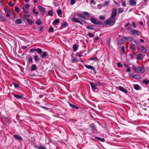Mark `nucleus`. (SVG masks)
Here are the masks:
<instances>
[{
    "label": "nucleus",
    "mask_w": 149,
    "mask_h": 149,
    "mask_svg": "<svg viewBox=\"0 0 149 149\" xmlns=\"http://www.w3.org/2000/svg\"><path fill=\"white\" fill-rule=\"evenodd\" d=\"M75 3V0H71L70 4L72 5H73Z\"/></svg>",
    "instance_id": "nucleus-56"
},
{
    "label": "nucleus",
    "mask_w": 149,
    "mask_h": 149,
    "mask_svg": "<svg viewBox=\"0 0 149 149\" xmlns=\"http://www.w3.org/2000/svg\"><path fill=\"white\" fill-rule=\"evenodd\" d=\"M139 86L137 84H136L134 85V89L136 90H138L139 89Z\"/></svg>",
    "instance_id": "nucleus-39"
},
{
    "label": "nucleus",
    "mask_w": 149,
    "mask_h": 149,
    "mask_svg": "<svg viewBox=\"0 0 149 149\" xmlns=\"http://www.w3.org/2000/svg\"><path fill=\"white\" fill-rule=\"evenodd\" d=\"M78 45L76 44H74L72 47V48L74 52H76L78 49Z\"/></svg>",
    "instance_id": "nucleus-22"
},
{
    "label": "nucleus",
    "mask_w": 149,
    "mask_h": 149,
    "mask_svg": "<svg viewBox=\"0 0 149 149\" xmlns=\"http://www.w3.org/2000/svg\"><path fill=\"white\" fill-rule=\"evenodd\" d=\"M48 31L49 32H51L52 33H53L54 31V28L52 27H51L49 28Z\"/></svg>",
    "instance_id": "nucleus-42"
},
{
    "label": "nucleus",
    "mask_w": 149,
    "mask_h": 149,
    "mask_svg": "<svg viewBox=\"0 0 149 149\" xmlns=\"http://www.w3.org/2000/svg\"><path fill=\"white\" fill-rule=\"evenodd\" d=\"M78 16L82 19H83L82 20V21L84 22L85 21V20L84 19L87 20H89V19H88V18L87 17H85L82 14H78Z\"/></svg>",
    "instance_id": "nucleus-9"
},
{
    "label": "nucleus",
    "mask_w": 149,
    "mask_h": 149,
    "mask_svg": "<svg viewBox=\"0 0 149 149\" xmlns=\"http://www.w3.org/2000/svg\"><path fill=\"white\" fill-rule=\"evenodd\" d=\"M36 148H38L39 149H47V148L45 147H43L42 146H40L39 148L38 147H35Z\"/></svg>",
    "instance_id": "nucleus-40"
},
{
    "label": "nucleus",
    "mask_w": 149,
    "mask_h": 149,
    "mask_svg": "<svg viewBox=\"0 0 149 149\" xmlns=\"http://www.w3.org/2000/svg\"><path fill=\"white\" fill-rule=\"evenodd\" d=\"M48 14L50 16H52L53 15V12L52 10H49L48 13Z\"/></svg>",
    "instance_id": "nucleus-44"
},
{
    "label": "nucleus",
    "mask_w": 149,
    "mask_h": 149,
    "mask_svg": "<svg viewBox=\"0 0 149 149\" xmlns=\"http://www.w3.org/2000/svg\"><path fill=\"white\" fill-rule=\"evenodd\" d=\"M100 39V37L98 36H97L94 39V41H97L99 39Z\"/></svg>",
    "instance_id": "nucleus-61"
},
{
    "label": "nucleus",
    "mask_w": 149,
    "mask_h": 149,
    "mask_svg": "<svg viewBox=\"0 0 149 149\" xmlns=\"http://www.w3.org/2000/svg\"><path fill=\"white\" fill-rule=\"evenodd\" d=\"M38 9L40 10L42 16H43L45 12V10L44 8L39 6L38 7Z\"/></svg>",
    "instance_id": "nucleus-7"
},
{
    "label": "nucleus",
    "mask_w": 149,
    "mask_h": 149,
    "mask_svg": "<svg viewBox=\"0 0 149 149\" xmlns=\"http://www.w3.org/2000/svg\"><path fill=\"white\" fill-rule=\"evenodd\" d=\"M86 27L88 29L91 30H94V28L91 25H87Z\"/></svg>",
    "instance_id": "nucleus-33"
},
{
    "label": "nucleus",
    "mask_w": 149,
    "mask_h": 149,
    "mask_svg": "<svg viewBox=\"0 0 149 149\" xmlns=\"http://www.w3.org/2000/svg\"><path fill=\"white\" fill-rule=\"evenodd\" d=\"M141 78V76L139 74H137L134 75V79H140Z\"/></svg>",
    "instance_id": "nucleus-32"
},
{
    "label": "nucleus",
    "mask_w": 149,
    "mask_h": 149,
    "mask_svg": "<svg viewBox=\"0 0 149 149\" xmlns=\"http://www.w3.org/2000/svg\"><path fill=\"white\" fill-rule=\"evenodd\" d=\"M36 52L38 54H41L42 53V50L41 49L39 48L36 49Z\"/></svg>",
    "instance_id": "nucleus-29"
},
{
    "label": "nucleus",
    "mask_w": 149,
    "mask_h": 149,
    "mask_svg": "<svg viewBox=\"0 0 149 149\" xmlns=\"http://www.w3.org/2000/svg\"><path fill=\"white\" fill-rule=\"evenodd\" d=\"M132 68L135 72L139 74L143 73L145 71V68L143 67H133Z\"/></svg>",
    "instance_id": "nucleus-1"
},
{
    "label": "nucleus",
    "mask_w": 149,
    "mask_h": 149,
    "mask_svg": "<svg viewBox=\"0 0 149 149\" xmlns=\"http://www.w3.org/2000/svg\"><path fill=\"white\" fill-rule=\"evenodd\" d=\"M26 9H28L30 7V5L28 4H26L24 6Z\"/></svg>",
    "instance_id": "nucleus-52"
},
{
    "label": "nucleus",
    "mask_w": 149,
    "mask_h": 149,
    "mask_svg": "<svg viewBox=\"0 0 149 149\" xmlns=\"http://www.w3.org/2000/svg\"><path fill=\"white\" fill-rule=\"evenodd\" d=\"M36 23L38 25H39L41 24V22L40 21V19H38L36 21Z\"/></svg>",
    "instance_id": "nucleus-38"
},
{
    "label": "nucleus",
    "mask_w": 149,
    "mask_h": 149,
    "mask_svg": "<svg viewBox=\"0 0 149 149\" xmlns=\"http://www.w3.org/2000/svg\"><path fill=\"white\" fill-rule=\"evenodd\" d=\"M22 22V20L20 18H18L15 21V23L17 24H20Z\"/></svg>",
    "instance_id": "nucleus-26"
},
{
    "label": "nucleus",
    "mask_w": 149,
    "mask_h": 149,
    "mask_svg": "<svg viewBox=\"0 0 149 149\" xmlns=\"http://www.w3.org/2000/svg\"><path fill=\"white\" fill-rule=\"evenodd\" d=\"M90 60L92 61H96L98 60V58L96 56L94 55L90 58Z\"/></svg>",
    "instance_id": "nucleus-23"
},
{
    "label": "nucleus",
    "mask_w": 149,
    "mask_h": 149,
    "mask_svg": "<svg viewBox=\"0 0 149 149\" xmlns=\"http://www.w3.org/2000/svg\"><path fill=\"white\" fill-rule=\"evenodd\" d=\"M119 89L124 93H126L127 92V90L123 87L119 86Z\"/></svg>",
    "instance_id": "nucleus-21"
},
{
    "label": "nucleus",
    "mask_w": 149,
    "mask_h": 149,
    "mask_svg": "<svg viewBox=\"0 0 149 149\" xmlns=\"http://www.w3.org/2000/svg\"><path fill=\"white\" fill-rule=\"evenodd\" d=\"M57 14L58 16H60L62 13V10L61 9H59L57 11Z\"/></svg>",
    "instance_id": "nucleus-37"
},
{
    "label": "nucleus",
    "mask_w": 149,
    "mask_h": 149,
    "mask_svg": "<svg viewBox=\"0 0 149 149\" xmlns=\"http://www.w3.org/2000/svg\"><path fill=\"white\" fill-rule=\"evenodd\" d=\"M117 66L119 67H123V65L119 62L118 63Z\"/></svg>",
    "instance_id": "nucleus-60"
},
{
    "label": "nucleus",
    "mask_w": 149,
    "mask_h": 149,
    "mask_svg": "<svg viewBox=\"0 0 149 149\" xmlns=\"http://www.w3.org/2000/svg\"><path fill=\"white\" fill-rule=\"evenodd\" d=\"M14 97H15L17 99H21L22 98V97L21 96L17 94L14 95Z\"/></svg>",
    "instance_id": "nucleus-28"
},
{
    "label": "nucleus",
    "mask_w": 149,
    "mask_h": 149,
    "mask_svg": "<svg viewBox=\"0 0 149 149\" xmlns=\"http://www.w3.org/2000/svg\"><path fill=\"white\" fill-rule=\"evenodd\" d=\"M34 59L36 63L40 61V59L39 58L38 56V55H35L33 56Z\"/></svg>",
    "instance_id": "nucleus-18"
},
{
    "label": "nucleus",
    "mask_w": 149,
    "mask_h": 149,
    "mask_svg": "<svg viewBox=\"0 0 149 149\" xmlns=\"http://www.w3.org/2000/svg\"><path fill=\"white\" fill-rule=\"evenodd\" d=\"M140 49L141 51L144 54H146L147 52V50L145 47L143 46H142L140 47Z\"/></svg>",
    "instance_id": "nucleus-17"
},
{
    "label": "nucleus",
    "mask_w": 149,
    "mask_h": 149,
    "mask_svg": "<svg viewBox=\"0 0 149 149\" xmlns=\"http://www.w3.org/2000/svg\"><path fill=\"white\" fill-rule=\"evenodd\" d=\"M85 52V50H84L83 51H81L80 52H77V53L75 54V55L80 57L81 56H84L82 54L84 53Z\"/></svg>",
    "instance_id": "nucleus-16"
},
{
    "label": "nucleus",
    "mask_w": 149,
    "mask_h": 149,
    "mask_svg": "<svg viewBox=\"0 0 149 149\" xmlns=\"http://www.w3.org/2000/svg\"><path fill=\"white\" fill-rule=\"evenodd\" d=\"M123 11V9L122 8H120L118 10V14L121 13Z\"/></svg>",
    "instance_id": "nucleus-34"
},
{
    "label": "nucleus",
    "mask_w": 149,
    "mask_h": 149,
    "mask_svg": "<svg viewBox=\"0 0 149 149\" xmlns=\"http://www.w3.org/2000/svg\"><path fill=\"white\" fill-rule=\"evenodd\" d=\"M78 60H77L76 58L75 57H72V63L75 62H78Z\"/></svg>",
    "instance_id": "nucleus-41"
},
{
    "label": "nucleus",
    "mask_w": 149,
    "mask_h": 149,
    "mask_svg": "<svg viewBox=\"0 0 149 149\" xmlns=\"http://www.w3.org/2000/svg\"><path fill=\"white\" fill-rule=\"evenodd\" d=\"M127 39V38L126 37L123 36L118 41V43L120 45H122L124 43Z\"/></svg>",
    "instance_id": "nucleus-6"
},
{
    "label": "nucleus",
    "mask_w": 149,
    "mask_h": 149,
    "mask_svg": "<svg viewBox=\"0 0 149 149\" xmlns=\"http://www.w3.org/2000/svg\"><path fill=\"white\" fill-rule=\"evenodd\" d=\"M0 18L3 21H6L7 20L2 15H1L0 16Z\"/></svg>",
    "instance_id": "nucleus-43"
},
{
    "label": "nucleus",
    "mask_w": 149,
    "mask_h": 149,
    "mask_svg": "<svg viewBox=\"0 0 149 149\" xmlns=\"http://www.w3.org/2000/svg\"><path fill=\"white\" fill-rule=\"evenodd\" d=\"M99 18L101 20H104L105 19V17L104 16H101L99 17Z\"/></svg>",
    "instance_id": "nucleus-58"
},
{
    "label": "nucleus",
    "mask_w": 149,
    "mask_h": 149,
    "mask_svg": "<svg viewBox=\"0 0 149 149\" xmlns=\"http://www.w3.org/2000/svg\"><path fill=\"white\" fill-rule=\"evenodd\" d=\"M90 127L93 130H96V127L94 123L91 124H89Z\"/></svg>",
    "instance_id": "nucleus-24"
},
{
    "label": "nucleus",
    "mask_w": 149,
    "mask_h": 149,
    "mask_svg": "<svg viewBox=\"0 0 149 149\" xmlns=\"http://www.w3.org/2000/svg\"><path fill=\"white\" fill-rule=\"evenodd\" d=\"M23 11L25 13L28 14L29 13L28 11L25 8L24 10H23Z\"/></svg>",
    "instance_id": "nucleus-62"
},
{
    "label": "nucleus",
    "mask_w": 149,
    "mask_h": 149,
    "mask_svg": "<svg viewBox=\"0 0 149 149\" xmlns=\"http://www.w3.org/2000/svg\"><path fill=\"white\" fill-rule=\"evenodd\" d=\"M29 15H24L23 16V17L24 18H27L30 16Z\"/></svg>",
    "instance_id": "nucleus-59"
},
{
    "label": "nucleus",
    "mask_w": 149,
    "mask_h": 149,
    "mask_svg": "<svg viewBox=\"0 0 149 149\" xmlns=\"http://www.w3.org/2000/svg\"><path fill=\"white\" fill-rule=\"evenodd\" d=\"M89 82L91 86L92 89L93 90H95L96 89L95 87L96 86H97L98 85L96 84H94L93 82H92L89 81Z\"/></svg>",
    "instance_id": "nucleus-10"
},
{
    "label": "nucleus",
    "mask_w": 149,
    "mask_h": 149,
    "mask_svg": "<svg viewBox=\"0 0 149 149\" xmlns=\"http://www.w3.org/2000/svg\"><path fill=\"white\" fill-rule=\"evenodd\" d=\"M60 22V20L58 19H56L53 21V23L56 24H58Z\"/></svg>",
    "instance_id": "nucleus-31"
},
{
    "label": "nucleus",
    "mask_w": 149,
    "mask_h": 149,
    "mask_svg": "<svg viewBox=\"0 0 149 149\" xmlns=\"http://www.w3.org/2000/svg\"><path fill=\"white\" fill-rule=\"evenodd\" d=\"M36 49H31L30 51L31 53H34L35 52H36Z\"/></svg>",
    "instance_id": "nucleus-55"
},
{
    "label": "nucleus",
    "mask_w": 149,
    "mask_h": 149,
    "mask_svg": "<svg viewBox=\"0 0 149 149\" xmlns=\"http://www.w3.org/2000/svg\"><path fill=\"white\" fill-rule=\"evenodd\" d=\"M130 5L133 6H134L136 5V2L135 0H129V1Z\"/></svg>",
    "instance_id": "nucleus-13"
},
{
    "label": "nucleus",
    "mask_w": 149,
    "mask_h": 149,
    "mask_svg": "<svg viewBox=\"0 0 149 149\" xmlns=\"http://www.w3.org/2000/svg\"><path fill=\"white\" fill-rule=\"evenodd\" d=\"M116 20V19L110 17L108 19L106 20L104 23L106 24H108L110 26H112L115 24Z\"/></svg>",
    "instance_id": "nucleus-2"
},
{
    "label": "nucleus",
    "mask_w": 149,
    "mask_h": 149,
    "mask_svg": "<svg viewBox=\"0 0 149 149\" xmlns=\"http://www.w3.org/2000/svg\"><path fill=\"white\" fill-rule=\"evenodd\" d=\"M91 3H92L93 4H96V2L94 0H92L91 1Z\"/></svg>",
    "instance_id": "nucleus-63"
},
{
    "label": "nucleus",
    "mask_w": 149,
    "mask_h": 149,
    "mask_svg": "<svg viewBox=\"0 0 149 149\" xmlns=\"http://www.w3.org/2000/svg\"><path fill=\"white\" fill-rule=\"evenodd\" d=\"M15 11L17 12V13H19V8L17 7H15Z\"/></svg>",
    "instance_id": "nucleus-46"
},
{
    "label": "nucleus",
    "mask_w": 149,
    "mask_h": 149,
    "mask_svg": "<svg viewBox=\"0 0 149 149\" xmlns=\"http://www.w3.org/2000/svg\"><path fill=\"white\" fill-rule=\"evenodd\" d=\"M90 20L92 23L96 25H101L102 24V22L100 21H97L94 18H91Z\"/></svg>",
    "instance_id": "nucleus-3"
},
{
    "label": "nucleus",
    "mask_w": 149,
    "mask_h": 149,
    "mask_svg": "<svg viewBox=\"0 0 149 149\" xmlns=\"http://www.w3.org/2000/svg\"><path fill=\"white\" fill-rule=\"evenodd\" d=\"M135 43L139 47L140 46V45L139 42L136 40H135L134 41Z\"/></svg>",
    "instance_id": "nucleus-47"
},
{
    "label": "nucleus",
    "mask_w": 149,
    "mask_h": 149,
    "mask_svg": "<svg viewBox=\"0 0 149 149\" xmlns=\"http://www.w3.org/2000/svg\"><path fill=\"white\" fill-rule=\"evenodd\" d=\"M130 49L132 51H135L136 50V47L134 44H131L130 45Z\"/></svg>",
    "instance_id": "nucleus-19"
},
{
    "label": "nucleus",
    "mask_w": 149,
    "mask_h": 149,
    "mask_svg": "<svg viewBox=\"0 0 149 149\" xmlns=\"http://www.w3.org/2000/svg\"><path fill=\"white\" fill-rule=\"evenodd\" d=\"M84 66L87 69L92 70L94 72H95L96 71L95 69V68L93 67V66L91 65H84Z\"/></svg>",
    "instance_id": "nucleus-12"
},
{
    "label": "nucleus",
    "mask_w": 149,
    "mask_h": 149,
    "mask_svg": "<svg viewBox=\"0 0 149 149\" xmlns=\"http://www.w3.org/2000/svg\"><path fill=\"white\" fill-rule=\"evenodd\" d=\"M88 36L90 38L94 37L95 36V35L92 34L91 33H89L88 34Z\"/></svg>",
    "instance_id": "nucleus-53"
},
{
    "label": "nucleus",
    "mask_w": 149,
    "mask_h": 149,
    "mask_svg": "<svg viewBox=\"0 0 149 149\" xmlns=\"http://www.w3.org/2000/svg\"><path fill=\"white\" fill-rule=\"evenodd\" d=\"M28 60L29 62H30L31 63H33V58L31 56H30L28 58Z\"/></svg>",
    "instance_id": "nucleus-30"
},
{
    "label": "nucleus",
    "mask_w": 149,
    "mask_h": 149,
    "mask_svg": "<svg viewBox=\"0 0 149 149\" xmlns=\"http://www.w3.org/2000/svg\"><path fill=\"white\" fill-rule=\"evenodd\" d=\"M39 107H41V108H43V109H44L45 110H48L49 109V108H47V107H44V106H40Z\"/></svg>",
    "instance_id": "nucleus-49"
},
{
    "label": "nucleus",
    "mask_w": 149,
    "mask_h": 149,
    "mask_svg": "<svg viewBox=\"0 0 149 149\" xmlns=\"http://www.w3.org/2000/svg\"><path fill=\"white\" fill-rule=\"evenodd\" d=\"M130 32L134 35L140 36V33L137 30L134 29H131L130 30Z\"/></svg>",
    "instance_id": "nucleus-4"
},
{
    "label": "nucleus",
    "mask_w": 149,
    "mask_h": 149,
    "mask_svg": "<svg viewBox=\"0 0 149 149\" xmlns=\"http://www.w3.org/2000/svg\"><path fill=\"white\" fill-rule=\"evenodd\" d=\"M121 3L122 4V6L124 7H125L126 6V1L124 0H121Z\"/></svg>",
    "instance_id": "nucleus-36"
},
{
    "label": "nucleus",
    "mask_w": 149,
    "mask_h": 149,
    "mask_svg": "<svg viewBox=\"0 0 149 149\" xmlns=\"http://www.w3.org/2000/svg\"><path fill=\"white\" fill-rule=\"evenodd\" d=\"M68 103L70 106L72 108H75L76 109H79V107H78L75 105L72 104H71L69 102H68Z\"/></svg>",
    "instance_id": "nucleus-20"
},
{
    "label": "nucleus",
    "mask_w": 149,
    "mask_h": 149,
    "mask_svg": "<svg viewBox=\"0 0 149 149\" xmlns=\"http://www.w3.org/2000/svg\"><path fill=\"white\" fill-rule=\"evenodd\" d=\"M79 19L77 18H72V21L75 23H79L80 24L83 25V23L80 21L79 20Z\"/></svg>",
    "instance_id": "nucleus-8"
},
{
    "label": "nucleus",
    "mask_w": 149,
    "mask_h": 149,
    "mask_svg": "<svg viewBox=\"0 0 149 149\" xmlns=\"http://www.w3.org/2000/svg\"><path fill=\"white\" fill-rule=\"evenodd\" d=\"M109 2L108 1H106L104 2V4L103 5V6H106L107 5H108L109 4Z\"/></svg>",
    "instance_id": "nucleus-57"
},
{
    "label": "nucleus",
    "mask_w": 149,
    "mask_h": 149,
    "mask_svg": "<svg viewBox=\"0 0 149 149\" xmlns=\"http://www.w3.org/2000/svg\"><path fill=\"white\" fill-rule=\"evenodd\" d=\"M137 59L140 60L142 58V55L140 54H138L136 55Z\"/></svg>",
    "instance_id": "nucleus-27"
},
{
    "label": "nucleus",
    "mask_w": 149,
    "mask_h": 149,
    "mask_svg": "<svg viewBox=\"0 0 149 149\" xmlns=\"http://www.w3.org/2000/svg\"><path fill=\"white\" fill-rule=\"evenodd\" d=\"M83 14L84 15H87V16H89V13H88L87 12H84L83 13Z\"/></svg>",
    "instance_id": "nucleus-54"
},
{
    "label": "nucleus",
    "mask_w": 149,
    "mask_h": 149,
    "mask_svg": "<svg viewBox=\"0 0 149 149\" xmlns=\"http://www.w3.org/2000/svg\"><path fill=\"white\" fill-rule=\"evenodd\" d=\"M142 82L146 85H147L149 83V80H143Z\"/></svg>",
    "instance_id": "nucleus-35"
},
{
    "label": "nucleus",
    "mask_w": 149,
    "mask_h": 149,
    "mask_svg": "<svg viewBox=\"0 0 149 149\" xmlns=\"http://www.w3.org/2000/svg\"><path fill=\"white\" fill-rule=\"evenodd\" d=\"M27 22L30 24H31L33 22V21L31 19H27Z\"/></svg>",
    "instance_id": "nucleus-45"
},
{
    "label": "nucleus",
    "mask_w": 149,
    "mask_h": 149,
    "mask_svg": "<svg viewBox=\"0 0 149 149\" xmlns=\"http://www.w3.org/2000/svg\"><path fill=\"white\" fill-rule=\"evenodd\" d=\"M47 56V54L46 52H43L42 54L40 55V56L42 57V58H45L46 56Z\"/></svg>",
    "instance_id": "nucleus-25"
},
{
    "label": "nucleus",
    "mask_w": 149,
    "mask_h": 149,
    "mask_svg": "<svg viewBox=\"0 0 149 149\" xmlns=\"http://www.w3.org/2000/svg\"><path fill=\"white\" fill-rule=\"evenodd\" d=\"M117 15V9L116 8H113L111 13L110 18L115 19V18Z\"/></svg>",
    "instance_id": "nucleus-5"
},
{
    "label": "nucleus",
    "mask_w": 149,
    "mask_h": 149,
    "mask_svg": "<svg viewBox=\"0 0 149 149\" xmlns=\"http://www.w3.org/2000/svg\"><path fill=\"white\" fill-rule=\"evenodd\" d=\"M13 84L14 86L15 87V88H17L19 86V84L14 83H13Z\"/></svg>",
    "instance_id": "nucleus-51"
},
{
    "label": "nucleus",
    "mask_w": 149,
    "mask_h": 149,
    "mask_svg": "<svg viewBox=\"0 0 149 149\" xmlns=\"http://www.w3.org/2000/svg\"><path fill=\"white\" fill-rule=\"evenodd\" d=\"M13 137L15 138L16 140L19 141H22L23 140L21 136L17 134L14 135Z\"/></svg>",
    "instance_id": "nucleus-11"
},
{
    "label": "nucleus",
    "mask_w": 149,
    "mask_h": 149,
    "mask_svg": "<svg viewBox=\"0 0 149 149\" xmlns=\"http://www.w3.org/2000/svg\"><path fill=\"white\" fill-rule=\"evenodd\" d=\"M68 26L67 23L66 22H63L61 26L65 27Z\"/></svg>",
    "instance_id": "nucleus-50"
},
{
    "label": "nucleus",
    "mask_w": 149,
    "mask_h": 149,
    "mask_svg": "<svg viewBox=\"0 0 149 149\" xmlns=\"http://www.w3.org/2000/svg\"><path fill=\"white\" fill-rule=\"evenodd\" d=\"M8 4L11 7H13V4L11 2H10Z\"/></svg>",
    "instance_id": "nucleus-64"
},
{
    "label": "nucleus",
    "mask_w": 149,
    "mask_h": 149,
    "mask_svg": "<svg viewBox=\"0 0 149 149\" xmlns=\"http://www.w3.org/2000/svg\"><path fill=\"white\" fill-rule=\"evenodd\" d=\"M38 68L36 65L35 64L32 65L31 66V70L33 71L37 69Z\"/></svg>",
    "instance_id": "nucleus-15"
},
{
    "label": "nucleus",
    "mask_w": 149,
    "mask_h": 149,
    "mask_svg": "<svg viewBox=\"0 0 149 149\" xmlns=\"http://www.w3.org/2000/svg\"><path fill=\"white\" fill-rule=\"evenodd\" d=\"M4 10L5 13H7L6 16L8 17H9L10 15H11V11L9 10L6 9L5 8L4 9Z\"/></svg>",
    "instance_id": "nucleus-14"
},
{
    "label": "nucleus",
    "mask_w": 149,
    "mask_h": 149,
    "mask_svg": "<svg viewBox=\"0 0 149 149\" xmlns=\"http://www.w3.org/2000/svg\"><path fill=\"white\" fill-rule=\"evenodd\" d=\"M36 8H33V12L35 14L38 15V12H36L35 11Z\"/></svg>",
    "instance_id": "nucleus-48"
}]
</instances>
